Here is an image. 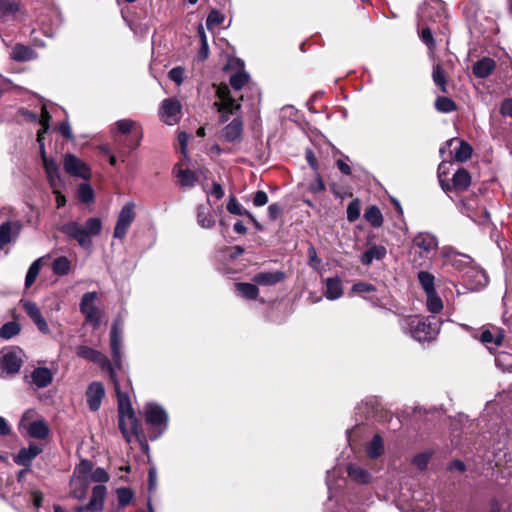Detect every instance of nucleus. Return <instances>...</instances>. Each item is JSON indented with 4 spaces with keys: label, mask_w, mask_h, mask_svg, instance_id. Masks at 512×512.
<instances>
[{
    "label": "nucleus",
    "mask_w": 512,
    "mask_h": 512,
    "mask_svg": "<svg viewBox=\"0 0 512 512\" xmlns=\"http://www.w3.org/2000/svg\"><path fill=\"white\" fill-rule=\"evenodd\" d=\"M76 354L80 358L98 364L102 370L109 373L117 397L118 427L121 434L128 443L131 442L132 436H134L142 447H147V439L142 424L132 407L128 392H124L120 388L111 361L102 352L86 345L78 346Z\"/></svg>",
    "instance_id": "f257e3e1"
},
{
    "label": "nucleus",
    "mask_w": 512,
    "mask_h": 512,
    "mask_svg": "<svg viewBox=\"0 0 512 512\" xmlns=\"http://www.w3.org/2000/svg\"><path fill=\"white\" fill-rule=\"evenodd\" d=\"M114 126V150L124 162L141 145L144 136L143 128L140 123L132 119L118 120Z\"/></svg>",
    "instance_id": "f03ea898"
},
{
    "label": "nucleus",
    "mask_w": 512,
    "mask_h": 512,
    "mask_svg": "<svg viewBox=\"0 0 512 512\" xmlns=\"http://www.w3.org/2000/svg\"><path fill=\"white\" fill-rule=\"evenodd\" d=\"M59 231L77 241L82 248L90 249L92 247L91 237L99 235L102 231V221L97 217L88 218L85 227L78 222L70 221L60 226Z\"/></svg>",
    "instance_id": "7ed1b4c3"
},
{
    "label": "nucleus",
    "mask_w": 512,
    "mask_h": 512,
    "mask_svg": "<svg viewBox=\"0 0 512 512\" xmlns=\"http://www.w3.org/2000/svg\"><path fill=\"white\" fill-rule=\"evenodd\" d=\"M399 324L404 332L419 342L433 340L439 331L437 322L416 315H399Z\"/></svg>",
    "instance_id": "20e7f679"
},
{
    "label": "nucleus",
    "mask_w": 512,
    "mask_h": 512,
    "mask_svg": "<svg viewBox=\"0 0 512 512\" xmlns=\"http://www.w3.org/2000/svg\"><path fill=\"white\" fill-rule=\"evenodd\" d=\"M145 421L153 430L149 436L150 440L158 439L167 429L168 414L163 407L155 403H148L144 412Z\"/></svg>",
    "instance_id": "39448f33"
},
{
    "label": "nucleus",
    "mask_w": 512,
    "mask_h": 512,
    "mask_svg": "<svg viewBox=\"0 0 512 512\" xmlns=\"http://www.w3.org/2000/svg\"><path fill=\"white\" fill-rule=\"evenodd\" d=\"M97 298V292H86L80 301V312L84 315L85 321L92 324L94 328L99 327L101 323V312L95 305Z\"/></svg>",
    "instance_id": "423d86ee"
},
{
    "label": "nucleus",
    "mask_w": 512,
    "mask_h": 512,
    "mask_svg": "<svg viewBox=\"0 0 512 512\" xmlns=\"http://www.w3.org/2000/svg\"><path fill=\"white\" fill-rule=\"evenodd\" d=\"M159 116L167 125H175L181 120L182 105L175 97L166 98L162 101L159 108Z\"/></svg>",
    "instance_id": "0eeeda50"
},
{
    "label": "nucleus",
    "mask_w": 512,
    "mask_h": 512,
    "mask_svg": "<svg viewBox=\"0 0 512 512\" xmlns=\"http://www.w3.org/2000/svg\"><path fill=\"white\" fill-rule=\"evenodd\" d=\"M24 352L19 347H12L4 352L2 350V372L14 376L19 373L24 363Z\"/></svg>",
    "instance_id": "6e6552de"
},
{
    "label": "nucleus",
    "mask_w": 512,
    "mask_h": 512,
    "mask_svg": "<svg viewBox=\"0 0 512 512\" xmlns=\"http://www.w3.org/2000/svg\"><path fill=\"white\" fill-rule=\"evenodd\" d=\"M133 202L126 203L119 212L117 222L114 228L113 236L117 239H124L127 231L136 218Z\"/></svg>",
    "instance_id": "1a4fd4ad"
},
{
    "label": "nucleus",
    "mask_w": 512,
    "mask_h": 512,
    "mask_svg": "<svg viewBox=\"0 0 512 512\" xmlns=\"http://www.w3.org/2000/svg\"><path fill=\"white\" fill-rule=\"evenodd\" d=\"M26 16L23 0H2V23L8 20L23 22Z\"/></svg>",
    "instance_id": "9d476101"
},
{
    "label": "nucleus",
    "mask_w": 512,
    "mask_h": 512,
    "mask_svg": "<svg viewBox=\"0 0 512 512\" xmlns=\"http://www.w3.org/2000/svg\"><path fill=\"white\" fill-rule=\"evenodd\" d=\"M64 170L71 176L88 180L91 177L89 167L74 154H66L64 157Z\"/></svg>",
    "instance_id": "9b49d317"
},
{
    "label": "nucleus",
    "mask_w": 512,
    "mask_h": 512,
    "mask_svg": "<svg viewBox=\"0 0 512 512\" xmlns=\"http://www.w3.org/2000/svg\"><path fill=\"white\" fill-rule=\"evenodd\" d=\"M442 256L444 258V264L451 265L459 272H463L470 268L473 262V259L470 256L459 253L452 248L444 249Z\"/></svg>",
    "instance_id": "f8f14e48"
},
{
    "label": "nucleus",
    "mask_w": 512,
    "mask_h": 512,
    "mask_svg": "<svg viewBox=\"0 0 512 512\" xmlns=\"http://www.w3.org/2000/svg\"><path fill=\"white\" fill-rule=\"evenodd\" d=\"M106 496V487L104 485H96L92 489V495L89 502L84 506L74 508L75 512H100L103 510L104 499Z\"/></svg>",
    "instance_id": "ddd939ff"
},
{
    "label": "nucleus",
    "mask_w": 512,
    "mask_h": 512,
    "mask_svg": "<svg viewBox=\"0 0 512 512\" xmlns=\"http://www.w3.org/2000/svg\"><path fill=\"white\" fill-rule=\"evenodd\" d=\"M244 121L241 116L235 117L221 131V138L229 143H240L243 139Z\"/></svg>",
    "instance_id": "4468645a"
},
{
    "label": "nucleus",
    "mask_w": 512,
    "mask_h": 512,
    "mask_svg": "<svg viewBox=\"0 0 512 512\" xmlns=\"http://www.w3.org/2000/svg\"><path fill=\"white\" fill-rule=\"evenodd\" d=\"M110 348L114 365L121 369L122 367V354H121V328L118 320L112 324L110 331Z\"/></svg>",
    "instance_id": "2eb2a0df"
},
{
    "label": "nucleus",
    "mask_w": 512,
    "mask_h": 512,
    "mask_svg": "<svg viewBox=\"0 0 512 512\" xmlns=\"http://www.w3.org/2000/svg\"><path fill=\"white\" fill-rule=\"evenodd\" d=\"M104 397L105 389L101 382L94 381L88 385L86 398L88 407L92 412H96L100 409Z\"/></svg>",
    "instance_id": "dca6fc26"
},
{
    "label": "nucleus",
    "mask_w": 512,
    "mask_h": 512,
    "mask_svg": "<svg viewBox=\"0 0 512 512\" xmlns=\"http://www.w3.org/2000/svg\"><path fill=\"white\" fill-rule=\"evenodd\" d=\"M43 451V448L35 443H30L28 448H21L16 455H14V462L25 468H30L32 461Z\"/></svg>",
    "instance_id": "f3484780"
},
{
    "label": "nucleus",
    "mask_w": 512,
    "mask_h": 512,
    "mask_svg": "<svg viewBox=\"0 0 512 512\" xmlns=\"http://www.w3.org/2000/svg\"><path fill=\"white\" fill-rule=\"evenodd\" d=\"M184 159L180 160L175 166L173 172L178 178L179 184L182 187H194L198 182V175L195 171H192L188 168L184 169L182 166L185 165Z\"/></svg>",
    "instance_id": "a211bd4d"
},
{
    "label": "nucleus",
    "mask_w": 512,
    "mask_h": 512,
    "mask_svg": "<svg viewBox=\"0 0 512 512\" xmlns=\"http://www.w3.org/2000/svg\"><path fill=\"white\" fill-rule=\"evenodd\" d=\"M286 279L284 271H263L255 274L252 281L261 286H274Z\"/></svg>",
    "instance_id": "6ab92c4d"
},
{
    "label": "nucleus",
    "mask_w": 512,
    "mask_h": 512,
    "mask_svg": "<svg viewBox=\"0 0 512 512\" xmlns=\"http://www.w3.org/2000/svg\"><path fill=\"white\" fill-rule=\"evenodd\" d=\"M496 68V62L490 57H483L472 66V73L476 78L489 77Z\"/></svg>",
    "instance_id": "aec40b11"
},
{
    "label": "nucleus",
    "mask_w": 512,
    "mask_h": 512,
    "mask_svg": "<svg viewBox=\"0 0 512 512\" xmlns=\"http://www.w3.org/2000/svg\"><path fill=\"white\" fill-rule=\"evenodd\" d=\"M22 227L23 225L19 220L2 223V249L19 236Z\"/></svg>",
    "instance_id": "412c9836"
},
{
    "label": "nucleus",
    "mask_w": 512,
    "mask_h": 512,
    "mask_svg": "<svg viewBox=\"0 0 512 512\" xmlns=\"http://www.w3.org/2000/svg\"><path fill=\"white\" fill-rule=\"evenodd\" d=\"M413 244L428 255L437 249L438 241L429 233H418L413 239Z\"/></svg>",
    "instance_id": "4be33fe9"
},
{
    "label": "nucleus",
    "mask_w": 512,
    "mask_h": 512,
    "mask_svg": "<svg viewBox=\"0 0 512 512\" xmlns=\"http://www.w3.org/2000/svg\"><path fill=\"white\" fill-rule=\"evenodd\" d=\"M28 435L37 440H45L50 435V428L45 420L32 421L27 428Z\"/></svg>",
    "instance_id": "5701e85b"
},
{
    "label": "nucleus",
    "mask_w": 512,
    "mask_h": 512,
    "mask_svg": "<svg viewBox=\"0 0 512 512\" xmlns=\"http://www.w3.org/2000/svg\"><path fill=\"white\" fill-rule=\"evenodd\" d=\"M387 254L383 245H372L362 253L360 261L365 266H370L373 260H382Z\"/></svg>",
    "instance_id": "b1692460"
},
{
    "label": "nucleus",
    "mask_w": 512,
    "mask_h": 512,
    "mask_svg": "<svg viewBox=\"0 0 512 512\" xmlns=\"http://www.w3.org/2000/svg\"><path fill=\"white\" fill-rule=\"evenodd\" d=\"M32 382L38 388H45L53 381V374L46 367L35 368L31 374Z\"/></svg>",
    "instance_id": "393cba45"
},
{
    "label": "nucleus",
    "mask_w": 512,
    "mask_h": 512,
    "mask_svg": "<svg viewBox=\"0 0 512 512\" xmlns=\"http://www.w3.org/2000/svg\"><path fill=\"white\" fill-rule=\"evenodd\" d=\"M432 79L434 84L439 88L440 92L443 94L449 93L448 77L440 63H437L433 66Z\"/></svg>",
    "instance_id": "a878e982"
},
{
    "label": "nucleus",
    "mask_w": 512,
    "mask_h": 512,
    "mask_svg": "<svg viewBox=\"0 0 512 512\" xmlns=\"http://www.w3.org/2000/svg\"><path fill=\"white\" fill-rule=\"evenodd\" d=\"M453 188L457 191H466L471 185V175L465 168H459L452 177Z\"/></svg>",
    "instance_id": "bb28decb"
},
{
    "label": "nucleus",
    "mask_w": 512,
    "mask_h": 512,
    "mask_svg": "<svg viewBox=\"0 0 512 512\" xmlns=\"http://www.w3.org/2000/svg\"><path fill=\"white\" fill-rule=\"evenodd\" d=\"M35 57V51L27 45L17 43L10 53V58L14 61L25 62Z\"/></svg>",
    "instance_id": "cd10ccee"
},
{
    "label": "nucleus",
    "mask_w": 512,
    "mask_h": 512,
    "mask_svg": "<svg viewBox=\"0 0 512 512\" xmlns=\"http://www.w3.org/2000/svg\"><path fill=\"white\" fill-rule=\"evenodd\" d=\"M347 474L349 478L358 484H368L372 478L371 474L366 469L355 464H349L347 466Z\"/></svg>",
    "instance_id": "c85d7f7f"
},
{
    "label": "nucleus",
    "mask_w": 512,
    "mask_h": 512,
    "mask_svg": "<svg viewBox=\"0 0 512 512\" xmlns=\"http://www.w3.org/2000/svg\"><path fill=\"white\" fill-rule=\"evenodd\" d=\"M43 168L51 186H54L55 178H59V167L53 158H49L46 153L40 154Z\"/></svg>",
    "instance_id": "c756f323"
},
{
    "label": "nucleus",
    "mask_w": 512,
    "mask_h": 512,
    "mask_svg": "<svg viewBox=\"0 0 512 512\" xmlns=\"http://www.w3.org/2000/svg\"><path fill=\"white\" fill-rule=\"evenodd\" d=\"M235 291L248 300H256L259 296V288L256 283H235Z\"/></svg>",
    "instance_id": "7c9ffc66"
},
{
    "label": "nucleus",
    "mask_w": 512,
    "mask_h": 512,
    "mask_svg": "<svg viewBox=\"0 0 512 512\" xmlns=\"http://www.w3.org/2000/svg\"><path fill=\"white\" fill-rule=\"evenodd\" d=\"M343 295L342 281L339 277L326 280L325 296L329 300H336Z\"/></svg>",
    "instance_id": "2f4dec72"
},
{
    "label": "nucleus",
    "mask_w": 512,
    "mask_h": 512,
    "mask_svg": "<svg viewBox=\"0 0 512 512\" xmlns=\"http://www.w3.org/2000/svg\"><path fill=\"white\" fill-rule=\"evenodd\" d=\"M364 219L374 228H379L383 225V215L377 205H370L364 212Z\"/></svg>",
    "instance_id": "473e14b6"
},
{
    "label": "nucleus",
    "mask_w": 512,
    "mask_h": 512,
    "mask_svg": "<svg viewBox=\"0 0 512 512\" xmlns=\"http://www.w3.org/2000/svg\"><path fill=\"white\" fill-rule=\"evenodd\" d=\"M366 453L371 459H377L384 453L383 439L379 434L373 436L366 448Z\"/></svg>",
    "instance_id": "72a5a7b5"
},
{
    "label": "nucleus",
    "mask_w": 512,
    "mask_h": 512,
    "mask_svg": "<svg viewBox=\"0 0 512 512\" xmlns=\"http://www.w3.org/2000/svg\"><path fill=\"white\" fill-rule=\"evenodd\" d=\"M197 222L203 228H212L215 225V220L208 207L204 205L197 207Z\"/></svg>",
    "instance_id": "f704fd0d"
},
{
    "label": "nucleus",
    "mask_w": 512,
    "mask_h": 512,
    "mask_svg": "<svg viewBox=\"0 0 512 512\" xmlns=\"http://www.w3.org/2000/svg\"><path fill=\"white\" fill-rule=\"evenodd\" d=\"M89 481L72 478L70 481L71 496L76 499H83L88 490Z\"/></svg>",
    "instance_id": "c9c22d12"
},
{
    "label": "nucleus",
    "mask_w": 512,
    "mask_h": 512,
    "mask_svg": "<svg viewBox=\"0 0 512 512\" xmlns=\"http://www.w3.org/2000/svg\"><path fill=\"white\" fill-rule=\"evenodd\" d=\"M434 107L440 113H451L457 110L455 101L446 96H438L435 99Z\"/></svg>",
    "instance_id": "e433bc0d"
},
{
    "label": "nucleus",
    "mask_w": 512,
    "mask_h": 512,
    "mask_svg": "<svg viewBox=\"0 0 512 512\" xmlns=\"http://www.w3.org/2000/svg\"><path fill=\"white\" fill-rule=\"evenodd\" d=\"M417 279L425 294L436 290L435 277L432 273L428 271H419L417 274Z\"/></svg>",
    "instance_id": "4c0bfd02"
},
{
    "label": "nucleus",
    "mask_w": 512,
    "mask_h": 512,
    "mask_svg": "<svg viewBox=\"0 0 512 512\" xmlns=\"http://www.w3.org/2000/svg\"><path fill=\"white\" fill-rule=\"evenodd\" d=\"M473 148L465 140H460L458 148L454 151V159L458 162H465L472 156Z\"/></svg>",
    "instance_id": "58836bf2"
},
{
    "label": "nucleus",
    "mask_w": 512,
    "mask_h": 512,
    "mask_svg": "<svg viewBox=\"0 0 512 512\" xmlns=\"http://www.w3.org/2000/svg\"><path fill=\"white\" fill-rule=\"evenodd\" d=\"M213 106L218 112L229 113L231 115L236 114L241 110L242 107L241 104L235 100V98L224 102H214Z\"/></svg>",
    "instance_id": "ea45409f"
},
{
    "label": "nucleus",
    "mask_w": 512,
    "mask_h": 512,
    "mask_svg": "<svg viewBox=\"0 0 512 512\" xmlns=\"http://www.w3.org/2000/svg\"><path fill=\"white\" fill-rule=\"evenodd\" d=\"M71 268L70 260L65 256L56 258L52 263V270L58 276L67 275Z\"/></svg>",
    "instance_id": "a19ab883"
},
{
    "label": "nucleus",
    "mask_w": 512,
    "mask_h": 512,
    "mask_svg": "<svg viewBox=\"0 0 512 512\" xmlns=\"http://www.w3.org/2000/svg\"><path fill=\"white\" fill-rule=\"evenodd\" d=\"M93 470V463L90 460L82 459L79 465L74 470V478L86 480Z\"/></svg>",
    "instance_id": "79ce46f5"
},
{
    "label": "nucleus",
    "mask_w": 512,
    "mask_h": 512,
    "mask_svg": "<svg viewBox=\"0 0 512 512\" xmlns=\"http://www.w3.org/2000/svg\"><path fill=\"white\" fill-rule=\"evenodd\" d=\"M426 306L428 311L432 313H439L443 309V301L436 290L431 293H426Z\"/></svg>",
    "instance_id": "37998d69"
},
{
    "label": "nucleus",
    "mask_w": 512,
    "mask_h": 512,
    "mask_svg": "<svg viewBox=\"0 0 512 512\" xmlns=\"http://www.w3.org/2000/svg\"><path fill=\"white\" fill-rule=\"evenodd\" d=\"M249 74L238 71L230 76L229 83L234 90H241L249 82Z\"/></svg>",
    "instance_id": "c03bdc74"
},
{
    "label": "nucleus",
    "mask_w": 512,
    "mask_h": 512,
    "mask_svg": "<svg viewBox=\"0 0 512 512\" xmlns=\"http://www.w3.org/2000/svg\"><path fill=\"white\" fill-rule=\"evenodd\" d=\"M41 258L35 260L29 267L25 277V287H30L36 280L41 269Z\"/></svg>",
    "instance_id": "a18cd8bd"
},
{
    "label": "nucleus",
    "mask_w": 512,
    "mask_h": 512,
    "mask_svg": "<svg viewBox=\"0 0 512 512\" xmlns=\"http://www.w3.org/2000/svg\"><path fill=\"white\" fill-rule=\"evenodd\" d=\"M78 197L85 204L94 202L95 195L91 185L87 183L80 184L78 188Z\"/></svg>",
    "instance_id": "49530a36"
},
{
    "label": "nucleus",
    "mask_w": 512,
    "mask_h": 512,
    "mask_svg": "<svg viewBox=\"0 0 512 512\" xmlns=\"http://www.w3.org/2000/svg\"><path fill=\"white\" fill-rule=\"evenodd\" d=\"M361 212V200L359 198L353 199L347 207V220L350 223L359 219Z\"/></svg>",
    "instance_id": "de8ad7c7"
},
{
    "label": "nucleus",
    "mask_w": 512,
    "mask_h": 512,
    "mask_svg": "<svg viewBox=\"0 0 512 512\" xmlns=\"http://www.w3.org/2000/svg\"><path fill=\"white\" fill-rule=\"evenodd\" d=\"M118 504L120 507H126L134 498V492L128 487H121L116 490Z\"/></svg>",
    "instance_id": "09e8293b"
},
{
    "label": "nucleus",
    "mask_w": 512,
    "mask_h": 512,
    "mask_svg": "<svg viewBox=\"0 0 512 512\" xmlns=\"http://www.w3.org/2000/svg\"><path fill=\"white\" fill-rule=\"evenodd\" d=\"M21 331V325L17 321H10L2 325V339H11Z\"/></svg>",
    "instance_id": "8fccbe9b"
},
{
    "label": "nucleus",
    "mask_w": 512,
    "mask_h": 512,
    "mask_svg": "<svg viewBox=\"0 0 512 512\" xmlns=\"http://www.w3.org/2000/svg\"><path fill=\"white\" fill-rule=\"evenodd\" d=\"M228 212L238 216H250V211L244 209L238 202L235 196H231L226 206Z\"/></svg>",
    "instance_id": "3c124183"
},
{
    "label": "nucleus",
    "mask_w": 512,
    "mask_h": 512,
    "mask_svg": "<svg viewBox=\"0 0 512 512\" xmlns=\"http://www.w3.org/2000/svg\"><path fill=\"white\" fill-rule=\"evenodd\" d=\"M421 41L427 46L429 51L434 52L436 49V43L432 34V30L429 27H423L419 32Z\"/></svg>",
    "instance_id": "603ef678"
},
{
    "label": "nucleus",
    "mask_w": 512,
    "mask_h": 512,
    "mask_svg": "<svg viewBox=\"0 0 512 512\" xmlns=\"http://www.w3.org/2000/svg\"><path fill=\"white\" fill-rule=\"evenodd\" d=\"M22 307L25 313L29 316L31 320H34L36 317L42 315L41 310L37 303L29 301V300H21Z\"/></svg>",
    "instance_id": "864d4df0"
},
{
    "label": "nucleus",
    "mask_w": 512,
    "mask_h": 512,
    "mask_svg": "<svg viewBox=\"0 0 512 512\" xmlns=\"http://www.w3.org/2000/svg\"><path fill=\"white\" fill-rule=\"evenodd\" d=\"M213 86L216 88V96L219 98L218 102H224L233 99L227 84L220 83L219 85L213 84Z\"/></svg>",
    "instance_id": "5fc2aeb1"
},
{
    "label": "nucleus",
    "mask_w": 512,
    "mask_h": 512,
    "mask_svg": "<svg viewBox=\"0 0 512 512\" xmlns=\"http://www.w3.org/2000/svg\"><path fill=\"white\" fill-rule=\"evenodd\" d=\"M284 206L279 202H274L268 206L267 215L270 221L277 220L283 215Z\"/></svg>",
    "instance_id": "6e6d98bb"
},
{
    "label": "nucleus",
    "mask_w": 512,
    "mask_h": 512,
    "mask_svg": "<svg viewBox=\"0 0 512 512\" xmlns=\"http://www.w3.org/2000/svg\"><path fill=\"white\" fill-rule=\"evenodd\" d=\"M190 135L186 133L185 131H180L178 133L177 139L180 145V152L183 155L184 160H190L188 156V141H189Z\"/></svg>",
    "instance_id": "4d7b16f0"
},
{
    "label": "nucleus",
    "mask_w": 512,
    "mask_h": 512,
    "mask_svg": "<svg viewBox=\"0 0 512 512\" xmlns=\"http://www.w3.org/2000/svg\"><path fill=\"white\" fill-rule=\"evenodd\" d=\"M110 479L108 472L101 467L92 470L90 474V480L97 483H105Z\"/></svg>",
    "instance_id": "13d9d810"
},
{
    "label": "nucleus",
    "mask_w": 512,
    "mask_h": 512,
    "mask_svg": "<svg viewBox=\"0 0 512 512\" xmlns=\"http://www.w3.org/2000/svg\"><path fill=\"white\" fill-rule=\"evenodd\" d=\"M377 289L376 287L368 282L359 281L357 283H354L352 286V292L354 293H372L375 292Z\"/></svg>",
    "instance_id": "bf43d9fd"
},
{
    "label": "nucleus",
    "mask_w": 512,
    "mask_h": 512,
    "mask_svg": "<svg viewBox=\"0 0 512 512\" xmlns=\"http://www.w3.org/2000/svg\"><path fill=\"white\" fill-rule=\"evenodd\" d=\"M184 74H185V69L181 66H176L169 71L168 77L170 80L175 82L177 85H180V84H182V82L184 80Z\"/></svg>",
    "instance_id": "052dcab7"
},
{
    "label": "nucleus",
    "mask_w": 512,
    "mask_h": 512,
    "mask_svg": "<svg viewBox=\"0 0 512 512\" xmlns=\"http://www.w3.org/2000/svg\"><path fill=\"white\" fill-rule=\"evenodd\" d=\"M325 189H326V186H325V183H324L319 171L315 172V179L313 182L310 183L309 190L312 193L316 194V193L325 191Z\"/></svg>",
    "instance_id": "680f3d73"
},
{
    "label": "nucleus",
    "mask_w": 512,
    "mask_h": 512,
    "mask_svg": "<svg viewBox=\"0 0 512 512\" xmlns=\"http://www.w3.org/2000/svg\"><path fill=\"white\" fill-rule=\"evenodd\" d=\"M224 21V16L217 10H212L206 19V25L208 28L212 26L220 25Z\"/></svg>",
    "instance_id": "e2e57ef3"
},
{
    "label": "nucleus",
    "mask_w": 512,
    "mask_h": 512,
    "mask_svg": "<svg viewBox=\"0 0 512 512\" xmlns=\"http://www.w3.org/2000/svg\"><path fill=\"white\" fill-rule=\"evenodd\" d=\"M51 115L49 111L47 110L46 106H42L41 108V115L39 119L40 128L42 129V132H48L50 129V121H51Z\"/></svg>",
    "instance_id": "0e129e2a"
},
{
    "label": "nucleus",
    "mask_w": 512,
    "mask_h": 512,
    "mask_svg": "<svg viewBox=\"0 0 512 512\" xmlns=\"http://www.w3.org/2000/svg\"><path fill=\"white\" fill-rule=\"evenodd\" d=\"M307 255L309 258V266L317 270L321 264V259L317 255L316 248L314 246H310L307 250Z\"/></svg>",
    "instance_id": "69168bd1"
},
{
    "label": "nucleus",
    "mask_w": 512,
    "mask_h": 512,
    "mask_svg": "<svg viewBox=\"0 0 512 512\" xmlns=\"http://www.w3.org/2000/svg\"><path fill=\"white\" fill-rule=\"evenodd\" d=\"M253 205L255 207H262L268 203V195L266 192L262 190H258L254 193L252 199Z\"/></svg>",
    "instance_id": "338daca9"
},
{
    "label": "nucleus",
    "mask_w": 512,
    "mask_h": 512,
    "mask_svg": "<svg viewBox=\"0 0 512 512\" xmlns=\"http://www.w3.org/2000/svg\"><path fill=\"white\" fill-rule=\"evenodd\" d=\"M58 132L66 139L68 140H74V135L72 133L70 124L68 121H62L57 126Z\"/></svg>",
    "instance_id": "774afa93"
}]
</instances>
